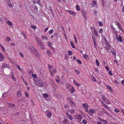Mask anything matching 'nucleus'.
I'll return each mask as SVG.
<instances>
[{
	"label": "nucleus",
	"instance_id": "nucleus-1",
	"mask_svg": "<svg viewBox=\"0 0 124 124\" xmlns=\"http://www.w3.org/2000/svg\"><path fill=\"white\" fill-rule=\"evenodd\" d=\"M43 81L40 78L37 79L35 82V84L39 87H42L43 86Z\"/></svg>",
	"mask_w": 124,
	"mask_h": 124
},
{
	"label": "nucleus",
	"instance_id": "nucleus-2",
	"mask_svg": "<svg viewBox=\"0 0 124 124\" xmlns=\"http://www.w3.org/2000/svg\"><path fill=\"white\" fill-rule=\"evenodd\" d=\"M33 48L34 51L33 54H32L33 55L39 57V54L36 49V48L34 46H32Z\"/></svg>",
	"mask_w": 124,
	"mask_h": 124
},
{
	"label": "nucleus",
	"instance_id": "nucleus-3",
	"mask_svg": "<svg viewBox=\"0 0 124 124\" xmlns=\"http://www.w3.org/2000/svg\"><path fill=\"white\" fill-rule=\"evenodd\" d=\"M67 101L72 106H75V104L74 102L69 97L68 98Z\"/></svg>",
	"mask_w": 124,
	"mask_h": 124
},
{
	"label": "nucleus",
	"instance_id": "nucleus-4",
	"mask_svg": "<svg viewBox=\"0 0 124 124\" xmlns=\"http://www.w3.org/2000/svg\"><path fill=\"white\" fill-rule=\"evenodd\" d=\"M116 24L117 26L119 29L122 32H124L123 28L122 27L121 24L119 22H117L116 23Z\"/></svg>",
	"mask_w": 124,
	"mask_h": 124
},
{
	"label": "nucleus",
	"instance_id": "nucleus-5",
	"mask_svg": "<svg viewBox=\"0 0 124 124\" xmlns=\"http://www.w3.org/2000/svg\"><path fill=\"white\" fill-rule=\"evenodd\" d=\"M1 67L2 69L6 68H9L10 67V66L8 64H7L6 63H4L2 64Z\"/></svg>",
	"mask_w": 124,
	"mask_h": 124
},
{
	"label": "nucleus",
	"instance_id": "nucleus-6",
	"mask_svg": "<svg viewBox=\"0 0 124 124\" xmlns=\"http://www.w3.org/2000/svg\"><path fill=\"white\" fill-rule=\"evenodd\" d=\"M35 39L39 45L43 43L41 39H39L38 37L35 38Z\"/></svg>",
	"mask_w": 124,
	"mask_h": 124
},
{
	"label": "nucleus",
	"instance_id": "nucleus-7",
	"mask_svg": "<svg viewBox=\"0 0 124 124\" xmlns=\"http://www.w3.org/2000/svg\"><path fill=\"white\" fill-rule=\"evenodd\" d=\"M45 113H46L47 116L49 118H50L52 116L51 113L49 111L46 110Z\"/></svg>",
	"mask_w": 124,
	"mask_h": 124
},
{
	"label": "nucleus",
	"instance_id": "nucleus-8",
	"mask_svg": "<svg viewBox=\"0 0 124 124\" xmlns=\"http://www.w3.org/2000/svg\"><path fill=\"white\" fill-rule=\"evenodd\" d=\"M101 104L106 109L110 111L111 110V109L109 108L106 104H105L103 102H101Z\"/></svg>",
	"mask_w": 124,
	"mask_h": 124
},
{
	"label": "nucleus",
	"instance_id": "nucleus-9",
	"mask_svg": "<svg viewBox=\"0 0 124 124\" xmlns=\"http://www.w3.org/2000/svg\"><path fill=\"white\" fill-rule=\"evenodd\" d=\"M111 31L113 33L116 34L117 33V31L115 29V28L113 26L111 27Z\"/></svg>",
	"mask_w": 124,
	"mask_h": 124
},
{
	"label": "nucleus",
	"instance_id": "nucleus-10",
	"mask_svg": "<svg viewBox=\"0 0 124 124\" xmlns=\"http://www.w3.org/2000/svg\"><path fill=\"white\" fill-rule=\"evenodd\" d=\"M82 118H83L80 115H79L78 116L77 118V121L79 122V121H81Z\"/></svg>",
	"mask_w": 124,
	"mask_h": 124
},
{
	"label": "nucleus",
	"instance_id": "nucleus-11",
	"mask_svg": "<svg viewBox=\"0 0 124 124\" xmlns=\"http://www.w3.org/2000/svg\"><path fill=\"white\" fill-rule=\"evenodd\" d=\"M69 86L70 88H71V89L70 90V93H74V92L75 90L73 87L70 85H69Z\"/></svg>",
	"mask_w": 124,
	"mask_h": 124
},
{
	"label": "nucleus",
	"instance_id": "nucleus-12",
	"mask_svg": "<svg viewBox=\"0 0 124 124\" xmlns=\"http://www.w3.org/2000/svg\"><path fill=\"white\" fill-rule=\"evenodd\" d=\"M66 115L68 119L71 120H72L73 118L71 115L69 114L68 112L66 113Z\"/></svg>",
	"mask_w": 124,
	"mask_h": 124
},
{
	"label": "nucleus",
	"instance_id": "nucleus-13",
	"mask_svg": "<svg viewBox=\"0 0 124 124\" xmlns=\"http://www.w3.org/2000/svg\"><path fill=\"white\" fill-rule=\"evenodd\" d=\"M39 46L40 48L42 50L44 49L45 48L44 45L43 43H42L40 45H39Z\"/></svg>",
	"mask_w": 124,
	"mask_h": 124
},
{
	"label": "nucleus",
	"instance_id": "nucleus-14",
	"mask_svg": "<svg viewBox=\"0 0 124 124\" xmlns=\"http://www.w3.org/2000/svg\"><path fill=\"white\" fill-rule=\"evenodd\" d=\"M26 48L27 49L29 50H30V51L31 52V54H33V51H33V48L32 47H28L27 46H26Z\"/></svg>",
	"mask_w": 124,
	"mask_h": 124
},
{
	"label": "nucleus",
	"instance_id": "nucleus-15",
	"mask_svg": "<svg viewBox=\"0 0 124 124\" xmlns=\"http://www.w3.org/2000/svg\"><path fill=\"white\" fill-rule=\"evenodd\" d=\"M83 57L86 60L89 59V57L88 55L86 54H84L83 55Z\"/></svg>",
	"mask_w": 124,
	"mask_h": 124
},
{
	"label": "nucleus",
	"instance_id": "nucleus-16",
	"mask_svg": "<svg viewBox=\"0 0 124 124\" xmlns=\"http://www.w3.org/2000/svg\"><path fill=\"white\" fill-rule=\"evenodd\" d=\"M116 39L117 41H119L120 42H121L122 41L121 37L120 36L116 38Z\"/></svg>",
	"mask_w": 124,
	"mask_h": 124
},
{
	"label": "nucleus",
	"instance_id": "nucleus-17",
	"mask_svg": "<svg viewBox=\"0 0 124 124\" xmlns=\"http://www.w3.org/2000/svg\"><path fill=\"white\" fill-rule=\"evenodd\" d=\"M4 57L3 56L2 53H0V61H3L4 59Z\"/></svg>",
	"mask_w": 124,
	"mask_h": 124
},
{
	"label": "nucleus",
	"instance_id": "nucleus-18",
	"mask_svg": "<svg viewBox=\"0 0 124 124\" xmlns=\"http://www.w3.org/2000/svg\"><path fill=\"white\" fill-rule=\"evenodd\" d=\"M82 106L84 107L85 108L87 109V108H88V106L87 104H85V103H83Z\"/></svg>",
	"mask_w": 124,
	"mask_h": 124
},
{
	"label": "nucleus",
	"instance_id": "nucleus-19",
	"mask_svg": "<svg viewBox=\"0 0 124 124\" xmlns=\"http://www.w3.org/2000/svg\"><path fill=\"white\" fill-rule=\"evenodd\" d=\"M68 11L69 13L70 14L72 15L75 16L76 15L75 13L73 12L71 10H68Z\"/></svg>",
	"mask_w": 124,
	"mask_h": 124
},
{
	"label": "nucleus",
	"instance_id": "nucleus-20",
	"mask_svg": "<svg viewBox=\"0 0 124 124\" xmlns=\"http://www.w3.org/2000/svg\"><path fill=\"white\" fill-rule=\"evenodd\" d=\"M47 54L49 56H50L51 54V51L49 50H48L46 51Z\"/></svg>",
	"mask_w": 124,
	"mask_h": 124
},
{
	"label": "nucleus",
	"instance_id": "nucleus-21",
	"mask_svg": "<svg viewBox=\"0 0 124 124\" xmlns=\"http://www.w3.org/2000/svg\"><path fill=\"white\" fill-rule=\"evenodd\" d=\"M47 44L50 47H52V43L50 41H48L47 42Z\"/></svg>",
	"mask_w": 124,
	"mask_h": 124
},
{
	"label": "nucleus",
	"instance_id": "nucleus-22",
	"mask_svg": "<svg viewBox=\"0 0 124 124\" xmlns=\"http://www.w3.org/2000/svg\"><path fill=\"white\" fill-rule=\"evenodd\" d=\"M104 42H105V44L106 45L108 46V42L107 41L106 39L105 38H104Z\"/></svg>",
	"mask_w": 124,
	"mask_h": 124
},
{
	"label": "nucleus",
	"instance_id": "nucleus-23",
	"mask_svg": "<svg viewBox=\"0 0 124 124\" xmlns=\"http://www.w3.org/2000/svg\"><path fill=\"white\" fill-rule=\"evenodd\" d=\"M70 42L72 47L73 48H75V47L74 46L73 42L72 41H70Z\"/></svg>",
	"mask_w": 124,
	"mask_h": 124
},
{
	"label": "nucleus",
	"instance_id": "nucleus-24",
	"mask_svg": "<svg viewBox=\"0 0 124 124\" xmlns=\"http://www.w3.org/2000/svg\"><path fill=\"white\" fill-rule=\"evenodd\" d=\"M70 112L71 114H73L75 113V110L72 109L70 110Z\"/></svg>",
	"mask_w": 124,
	"mask_h": 124
},
{
	"label": "nucleus",
	"instance_id": "nucleus-25",
	"mask_svg": "<svg viewBox=\"0 0 124 124\" xmlns=\"http://www.w3.org/2000/svg\"><path fill=\"white\" fill-rule=\"evenodd\" d=\"M41 37H42V39L43 40L44 39L46 40L47 39V38L46 36H42Z\"/></svg>",
	"mask_w": 124,
	"mask_h": 124
},
{
	"label": "nucleus",
	"instance_id": "nucleus-26",
	"mask_svg": "<svg viewBox=\"0 0 124 124\" xmlns=\"http://www.w3.org/2000/svg\"><path fill=\"white\" fill-rule=\"evenodd\" d=\"M104 102L107 104H110V102L107 99Z\"/></svg>",
	"mask_w": 124,
	"mask_h": 124
},
{
	"label": "nucleus",
	"instance_id": "nucleus-27",
	"mask_svg": "<svg viewBox=\"0 0 124 124\" xmlns=\"http://www.w3.org/2000/svg\"><path fill=\"white\" fill-rule=\"evenodd\" d=\"M106 48L108 52H111V49L109 47H105Z\"/></svg>",
	"mask_w": 124,
	"mask_h": 124
},
{
	"label": "nucleus",
	"instance_id": "nucleus-28",
	"mask_svg": "<svg viewBox=\"0 0 124 124\" xmlns=\"http://www.w3.org/2000/svg\"><path fill=\"white\" fill-rule=\"evenodd\" d=\"M17 95L19 97V96L21 95V93L20 91L17 92Z\"/></svg>",
	"mask_w": 124,
	"mask_h": 124
},
{
	"label": "nucleus",
	"instance_id": "nucleus-29",
	"mask_svg": "<svg viewBox=\"0 0 124 124\" xmlns=\"http://www.w3.org/2000/svg\"><path fill=\"white\" fill-rule=\"evenodd\" d=\"M89 112H91L92 114L94 113L95 112V110L94 109H90V110Z\"/></svg>",
	"mask_w": 124,
	"mask_h": 124
},
{
	"label": "nucleus",
	"instance_id": "nucleus-30",
	"mask_svg": "<svg viewBox=\"0 0 124 124\" xmlns=\"http://www.w3.org/2000/svg\"><path fill=\"white\" fill-rule=\"evenodd\" d=\"M9 106L10 108H13L15 107V105L13 104H10L9 105Z\"/></svg>",
	"mask_w": 124,
	"mask_h": 124
},
{
	"label": "nucleus",
	"instance_id": "nucleus-31",
	"mask_svg": "<svg viewBox=\"0 0 124 124\" xmlns=\"http://www.w3.org/2000/svg\"><path fill=\"white\" fill-rule=\"evenodd\" d=\"M5 39L8 42H9L10 41V38L8 37H6Z\"/></svg>",
	"mask_w": 124,
	"mask_h": 124
},
{
	"label": "nucleus",
	"instance_id": "nucleus-32",
	"mask_svg": "<svg viewBox=\"0 0 124 124\" xmlns=\"http://www.w3.org/2000/svg\"><path fill=\"white\" fill-rule=\"evenodd\" d=\"M94 32L95 36L98 37V33L96 31V30L94 29Z\"/></svg>",
	"mask_w": 124,
	"mask_h": 124
},
{
	"label": "nucleus",
	"instance_id": "nucleus-33",
	"mask_svg": "<svg viewBox=\"0 0 124 124\" xmlns=\"http://www.w3.org/2000/svg\"><path fill=\"white\" fill-rule=\"evenodd\" d=\"M43 96L45 98H46L48 97V95L46 93H44L43 95Z\"/></svg>",
	"mask_w": 124,
	"mask_h": 124
},
{
	"label": "nucleus",
	"instance_id": "nucleus-34",
	"mask_svg": "<svg viewBox=\"0 0 124 124\" xmlns=\"http://www.w3.org/2000/svg\"><path fill=\"white\" fill-rule=\"evenodd\" d=\"M7 23L8 24L10 25V26H12V23L10 21H7Z\"/></svg>",
	"mask_w": 124,
	"mask_h": 124
},
{
	"label": "nucleus",
	"instance_id": "nucleus-35",
	"mask_svg": "<svg viewBox=\"0 0 124 124\" xmlns=\"http://www.w3.org/2000/svg\"><path fill=\"white\" fill-rule=\"evenodd\" d=\"M107 88H108L111 92L112 91V89L110 86L107 85Z\"/></svg>",
	"mask_w": 124,
	"mask_h": 124
},
{
	"label": "nucleus",
	"instance_id": "nucleus-36",
	"mask_svg": "<svg viewBox=\"0 0 124 124\" xmlns=\"http://www.w3.org/2000/svg\"><path fill=\"white\" fill-rule=\"evenodd\" d=\"M68 54L69 55H70L72 54V53L71 51H68Z\"/></svg>",
	"mask_w": 124,
	"mask_h": 124
},
{
	"label": "nucleus",
	"instance_id": "nucleus-37",
	"mask_svg": "<svg viewBox=\"0 0 124 124\" xmlns=\"http://www.w3.org/2000/svg\"><path fill=\"white\" fill-rule=\"evenodd\" d=\"M25 94L26 96L27 97H29V94L27 91H25Z\"/></svg>",
	"mask_w": 124,
	"mask_h": 124
},
{
	"label": "nucleus",
	"instance_id": "nucleus-38",
	"mask_svg": "<svg viewBox=\"0 0 124 124\" xmlns=\"http://www.w3.org/2000/svg\"><path fill=\"white\" fill-rule=\"evenodd\" d=\"M0 46L3 51H5V50L4 48L2 45L0 44Z\"/></svg>",
	"mask_w": 124,
	"mask_h": 124
},
{
	"label": "nucleus",
	"instance_id": "nucleus-39",
	"mask_svg": "<svg viewBox=\"0 0 124 124\" xmlns=\"http://www.w3.org/2000/svg\"><path fill=\"white\" fill-rule=\"evenodd\" d=\"M96 62L97 65V66H99V63L98 60H96Z\"/></svg>",
	"mask_w": 124,
	"mask_h": 124
},
{
	"label": "nucleus",
	"instance_id": "nucleus-40",
	"mask_svg": "<svg viewBox=\"0 0 124 124\" xmlns=\"http://www.w3.org/2000/svg\"><path fill=\"white\" fill-rule=\"evenodd\" d=\"M119 110L117 108L114 109V111L116 113H118L119 112Z\"/></svg>",
	"mask_w": 124,
	"mask_h": 124
},
{
	"label": "nucleus",
	"instance_id": "nucleus-41",
	"mask_svg": "<svg viewBox=\"0 0 124 124\" xmlns=\"http://www.w3.org/2000/svg\"><path fill=\"white\" fill-rule=\"evenodd\" d=\"M102 99L104 101L106 100L107 99V98L105 97L104 96H103L102 97Z\"/></svg>",
	"mask_w": 124,
	"mask_h": 124
},
{
	"label": "nucleus",
	"instance_id": "nucleus-42",
	"mask_svg": "<svg viewBox=\"0 0 124 124\" xmlns=\"http://www.w3.org/2000/svg\"><path fill=\"white\" fill-rule=\"evenodd\" d=\"M75 72L77 74V75H78L79 74V71L77 70L76 69L75 70Z\"/></svg>",
	"mask_w": 124,
	"mask_h": 124
},
{
	"label": "nucleus",
	"instance_id": "nucleus-43",
	"mask_svg": "<svg viewBox=\"0 0 124 124\" xmlns=\"http://www.w3.org/2000/svg\"><path fill=\"white\" fill-rule=\"evenodd\" d=\"M103 29L102 28L100 29L99 30V32L100 33H102L103 32Z\"/></svg>",
	"mask_w": 124,
	"mask_h": 124
},
{
	"label": "nucleus",
	"instance_id": "nucleus-44",
	"mask_svg": "<svg viewBox=\"0 0 124 124\" xmlns=\"http://www.w3.org/2000/svg\"><path fill=\"white\" fill-rule=\"evenodd\" d=\"M82 122L84 124H86L87 123V121L85 119H83L82 121Z\"/></svg>",
	"mask_w": 124,
	"mask_h": 124
},
{
	"label": "nucleus",
	"instance_id": "nucleus-45",
	"mask_svg": "<svg viewBox=\"0 0 124 124\" xmlns=\"http://www.w3.org/2000/svg\"><path fill=\"white\" fill-rule=\"evenodd\" d=\"M82 14H83V15H86V12L85 10H83L82 11Z\"/></svg>",
	"mask_w": 124,
	"mask_h": 124
},
{
	"label": "nucleus",
	"instance_id": "nucleus-46",
	"mask_svg": "<svg viewBox=\"0 0 124 124\" xmlns=\"http://www.w3.org/2000/svg\"><path fill=\"white\" fill-rule=\"evenodd\" d=\"M94 46L95 48H96V49H97V44L96 43V42L94 43Z\"/></svg>",
	"mask_w": 124,
	"mask_h": 124
},
{
	"label": "nucleus",
	"instance_id": "nucleus-47",
	"mask_svg": "<svg viewBox=\"0 0 124 124\" xmlns=\"http://www.w3.org/2000/svg\"><path fill=\"white\" fill-rule=\"evenodd\" d=\"M53 31H54L53 29L50 30L49 31V33L51 34L53 32Z\"/></svg>",
	"mask_w": 124,
	"mask_h": 124
},
{
	"label": "nucleus",
	"instance_id": "nucleus-48",
	"mask_svg": "<svg viewBox=\"0 0 124 124\" xmlns=\"http://www.w3.org/2000/svg\"><path fill=\"white\" fill-rule=\"evenodd\" d=\"M76 8H77V10L79 11L80 10V8L78 5H76Z\"/></svg>",
	"mask_w": 124,
	"mask_h": 124
},
{
	"label": "nucleus",
	"instance_id": "nucleus-49",
	"mask_svg": "<svg viewBox=\"0 0 124 124\" xmlns=\"http://www.w3.org/2000/svg\"><path fill=\"white\" fill-rule=\"evenodd\" d=\"M77 61L79 64H81L82 63L81 61L78 59L77 60Z\"/></svg>",
	"mask_w": 124,
	"mask_h": 124
},
{
	"label": "nucleus",
	"instance_id": "nucleus-50",
	"mask_svg": "<svg viewBox=\"0 0 124 124\" xmlns=\"http://www.w3.org/2000/svg\"><path fill=\"white\" fill-rule=\"evenodd\" d=\"M32 77L34 78H36L37 77L36 75L34 74H32Z\"/></svg>",
	"mask_w": 124,
	"mask_h": 124
},
{
	"label": "nucleus",
	"instance_id": "nucleus-51",
	"mask_svg": "<svg viewBox=\"0 0 124 124\" xmlns=\"http://www.w3.org/2000/svg\"><path fill=\"white\" fill-rule=\"evenodd\" d=\"M31 28L34 29H35L36 28V27L35 26L32 25L31 26Z\"/></svg>",
	"mask_w": 124,
	"mask_h": 124
},
{
	"label": "nucleus",
	"instance_id": "nucleus-52",
	"mask_svg": "<svg viewBox=\"0 0 124 124\" xmlns=\"http://www.w3.org/2000/svg\"><path fill=\"white\" fill-rule=\"evenodd\" d=\"M99 25L100 26H102L103 24L100 21L99 22Z\"/></svg>",
	"mask_w": 124,
	"mask_h": 124
},
{
	"label": "nucleus",
	"instance_id": "nucleus-53",
	"mask_svg": "<svg viewBox=\"0 0 124 124\" xmlns=\"http://www.w3.org/2000/svg\"><path fill=\"white\" fill-rule=\"evenodd\" d=\"M105 113L107 114L109 116L111 117V115L108 112H105Z\"/></svg>",
	"mask_w": 124,
	"mask_h": 124
},
{
	"label": "nucleus",
	"instance_id": "nucleus-54",
	"mask_svg": "<svg viewBox=\"0 0 124 124\" xmlns=\"http://www.w3.org/2000/svg\"><path fill=\"white\" fill-rule=\"evenodd\" d=\"M56 70H57L56 69V68H55L52 71L53 72L55 73L56 72Z\"/></svg>",
	"mask_w": 124,
	"mask_h": 124
},
{
	"label": "nucleus",
	"instance_id": "nucleus-55",
	"mask_svg": "<svg viewBox=\"0 0 124 124\" xmlns=\"http://www.w3.org/2000/svg\"><path fill=\"white\" fill-rule=\"evenodd\" d=\"M19 54L21 57H23L24 55H23V54L22 53H21V52H20Z\"/></svg>",
	"mask_w": 124,
	"mask_h": 124
},
{
	"label": "nucleus",
	"instance_id": "nucleus-56",
	"mask_svg": "<svg viewBox=\"0 0 124 124\" xmlns=\"http://www.w3.org/2000/svg\"><path fill=\"white\" fill-rule=\"evenodd\" d=\"M92 80L95 82H96V79L94 77H93L92 78Z\"/></svg>",
	"mask_w": 124,
	"mask_h": 124
},
{
	"label": "nucleus",
	"instance_id": "nucleus-57",
	"mask_svg": "<svg viewBox=\"0 0 124 124\" xmlns=\"http://www.w3.org/2000/svg\"><path fill=\"white\" fill-rule=\"evenodd\" d=\"M74 84L75 85H76L77 86H78V85H79V84L78 83H77V82H76L75 81H74Z\"/></svg>",
	"mask_w": 124,
	"mask_h": 124
},
{
	"label": "nucleus",
	"instance_id": "nucleus-58",
	"mask_svg": "<svg viewBox=\"0 0 124 124\" xmlns=\"http://www.w3.org/2000/svg\"><path fill=\"white\" fill-rule=\"evenodd\" d=\"M28 45V46H29V47H32V46H34L32 45L31 43L29 44Z\"/></svg>",
	"mask_w": 124,
	"mask_h": 124
},
{
	"label": "nucleus",
	"instance_id": "nucleus-59",
	"mask_svg": "<svg viewBox=\"0 0 124 124\" xmlns=\"http://www.w3.org/2000/svg\"><path fill=\"white\" fill-rule=\"evenodd\" d=\"M112 54L114 55H115L116 54V52L115 51H113L112 52Z\"/></svg>",
	"mask_w": 124,
	"mask_h": 124
},
{
	"label": "nucleus",
	"instance_id": "nucleus-60",
	"mask_svg": "<svg viewBox=\"0 0 124 124\" xmlns=\"http://www.w3.org/2000/svg\"><path fill=\"white\" fill-rule=\"evenodd\" d=\"M93 4L94 5H96L97 4L96 2L95 1H93Z\"/></svg>",
	"mask_w": 124,
	"mask_h": 124
},
{
	"label": "nucleus",
	"instance_id": "nucleus-61",
	"mask_svg": "<svg viewBox=\"0 0 124 124\" xmlns=\"http://www.w3.org/2000/svg\"><path fill=\"white\" fill-rule=\"evenodd\" d=\"M17 68H18V69H19V70H21L22 69H21V68H20L19 66L18 65L17 66Z\"/></svg>",
	"mask_w": 124,
	"mask_h": 124
},
{
	"label": "nucleus",
	"instance_id": "nucleus-62",
	"mask_svg": "<svg viewBox=\"0 0 124 124\" xmlns=\"http://www.w3.org/2000/svg\"><path fill=\"white\" fill-rule=\"evenodd\" d=\"M94 70L96 72H97V73L98 72V70L97 68H95L94 69Z\"/></svg>",
	"mask_w": 124,
	"mask_h": 124
},
{
	"label": "nucleus",
	"instance_id": "nucleus-63",
	"mask_svg": "<svg viewBox=\"0 0 124 124\" xmlns=\"http://www.w3.org/2000/svg\"><path fill=\"white\" fill-rule=\"evenodd\" d=\"M48 29V28H46L44 30V31L45 32H46Z\"/></svg>",
	"mask_w": 124,
	"mask_h": 124
},
{
	"label": "nucleus",
	"instance_id": "nucleus-64",
	"mask_svg": "<svg viewBox=\"0 0 124 124\" xmlns=\"http://www.w3.org/2000/svg\"><path fill=\"white\" fill-rule=\"evenodd\" d=\"M11 78L14 81H15L16 80V78L14 76H13L11 77Z\"/></svg>",
	"mask_w": 124,
	"mask_h": 124
}]
</instances>
